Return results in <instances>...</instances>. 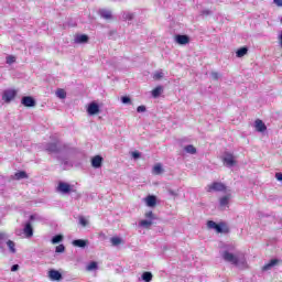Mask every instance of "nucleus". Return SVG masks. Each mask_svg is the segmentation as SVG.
<instances>
[{
	"label": "nucleus",
	"mask_w": 282,
	"mask_h": 282,
	"mask_svg": "<svg viewBox=\"0 0 282 282\" xmlns=\"http://www.w3.org/2000/svg\"><path fill=\"white\" fill-rule=\"evenodd\" d=\"M214 230H216V232H224V229L221 228V225H216Z\"/></svg>",
	"instance_id": "42"
},
{
	"label": "nucleus",
	"mask_w": 282,
	"mask_h": 282,
	"mask_svg": "<svg viewBox=\"0 0 282 282\" xmlns=\"http://www.w3.org/2000/svg\"><path fill=\"white\" fill-rule=\"evenodd\" d=\"M273 3H274L278 8H282V0H273Z\"/></svg>",
	"instance_id": "43"
},
{
	"label": "nucleus",
	"mask_w": 282,
	"mask_h": 282,
	"mask_svg": "<svg viewBox=\"0 0 282 282\" xmlns=\"http://www.w3.org/2000/svg\"><path fill=\"white\" fill-rule=\"evenodd\" d=\"M25 177H28L25 172H18L14 174V180H25Z\"/></svg>",
	"instance_id": "33"
},
{
	"label": "nucleus",
	"mask_w": 282,
	"mask_h": 282,
	"mask_svg": "<svg viewBox=\"0 0 282 282\" xmlns=\"http://www.w3.org/2000/svg\"><path fill=\"white\" fill-rule=\"evenodd\" d=\"M216 226H217V223L213 220L207 221V228H209V230H215Z\"/></svg>",
	"instance_id": "36"
},
{
	"label": "nucleus",
	"mask_w": 282,
	"mask_h": 282,
	"mask_svg": "<svg viewBox=\"0 0 282 282\" xmlns=\"http://www.w3.org/2000/svg\"><path fill=\"white\" fill-rule=\"evenodd\" d=\"M141 279H142V281L151 282V281H153V273L145 271L142 273Z\"/></svg>",
	"instance_id": "20"
},
{
	"label": "nucleus",
	"mask_w": 282,
	"mask_h": 282,
	"mask_svg": "<svg viewBox=\"0 0 282 282\" xmlns=\"http://www.w3.org/2000/svg\"><path fill=\"white\" fill-rule=\"evenodd\" d=\"M79 224L83 226V228H86V226H89V220H87L84 216L79 217Z\"/></svg>",
	"instance_id": "35"
},
{
	"label": "nucleus",
	"mask_w": 282,
	"mask_h": 282,
	"mask_svg": "<svg viewBox=\"0 0 282 282\" xmlns=\"http://www.w3.org/2000/svg\"><path fill=\"white\" fill-rule=\"evenodd\" d=\"M161 78H164V73L162 70L155 72L153 74V79L154 80H160Z\"/></svg>",
	"instance_id": "34"
},
{
	"label": "nucleus",
	"mask_w": 282,
	"mask_h": 282,
	"mask_svg": "<svg viewBox=\"0 0 282 282\" xmlns=\"http://www.w3.org/2000/svg\"><path fill=\"white\" fill-rule=\"evenodd\" d=\"M137 111H138V113H144V111H147V107L145 106H139L137 108Z\"/></svg>",
	"instance_id": "40"
},
{
	"label": "nucleus",
	"mask_w": 282,
	"mask_h": 282,
	"mask_svg": "<svg viewBox=\"0 0 282 282\" xmlns=\"http://www.w3.org/2000/svg\"><path fill=\"white\" fill-rule=\"evenodd\" d=\"M99 14H100L101 19H105L106 21H109L113 18L111 11L107 10V9H100Z\"/></svg>",
	"instance_id": "14"
},
{
	"label": "nucleus",
	"mask_w": 282,
	"mask_h": 282,
	"mask_svg": "<svg viewBox=\"0 0 282 282\" xmlns=\"http://www.w3.org/2000/svg\"><path fill=\"white\" fill-rule=\"evenodd\" d=\"M207 193H221L226 191V185L221 182H214L206 186Z\"/></svg>",
	"instance_id": "3"
},
{
	"label": "nucleus",
	"mask_w": 282,
	"mask_h": 282,
	"mask_svg": "<svg viewBox=\"0 0 282 282\" xmlns=\"http://www.w3.org/2000/svg\"><path fill=\"white\" fill-rule=\"evenodd\" d=\"M72 243L75 248H87V245L89 243V241L83 240V239H76V240H73Z\"/></svg>",
	"instance_id": "17"
},
{
	"label": "nucleus",
	"mask_w": 282,
	"mask_h": 282,
	"mask_svg": "<svg viewBox=\"0 0 282 282\" xmlns=\"http://www.w3.org/2000/svg\"><path fill=\"white\" fill-rule=\"evenodd\" d=\"M278 264H279V259H272V260H270L269 263H267V264L263 265L262 270H263L264 272H268V270L273 269L274 265H278Z\"/></svg>",
	"instance_id": "18"
},
{
	"label": "nucleus",
	"mask_w": 282,
	"mask_h": 282,
	"mask_svg": "<svg viewBox=\"0 0 282 282\" xmlns=\"http://www.w3.org/2000/svg\"><path fill=\"white\" fill-rule=\"evenodd\" d=\"M18 91L15 89H7L2 94V100L7 104L12 102L17 98Z\"/></svg>",
	"instance_id": "5"
},
{
	"label": "nucleus",
	"mask_w": 282,
	"mask_h": 282,
	"mask_svg": "<svg viewBox=\"0 0 282 282\" xmlns=\"http://www.w3.org/2000/svg\"><path fill=\"white\" fill-rule=\"evenodd\" d=\"M235 247H228L223 250L220 253L221 259L226 261V263H230L231 265H236V268H248V262L246 261V256L241 252L232 253Z\"/></svg>",
	"instance_id": "1"
},
{
	"label": "nucleus",
	"mask_w": 282,
	"mask_h": 282,
	"mask_svg": "<svg viewBox=\"0 0 282 282\" xmlns=\"http://www.w3.org/2000/svg\"><path fill=\"white\" fill-rule=\"evenodd\" d=\"M135 14H133L132 12H123L122 14V19L123 21H133Z\"/></svg>",
	"instance_id": "26"
},
{
	"label": "nucleus",
	"mask_w": 282,
	"mask_h": 282,
	"mask_svg": "<svg viewBox=\"0 0 282 282\" xmlns=\"http://www.w3.org/2000/svg\"><path fill=\"white\" fill-rule=\"evenodd\" d=\"M7 65H12L13 63H17V57L14 55H9L6 58Z\"/></svg>",
	"instance_id": "32"
},
{
	"label": "nucleus",
	"mask_w": 282,
	"mask_h": 282,
	"mask_svg": "<svg viewBox=\"0 0 282 282\" xmlns=\"http://www.w3.org/2000/svg\"><path fill=\"white\" fill-rule=\"evenodd\" d=\"M105 159H102V156L100 155H95L93 159H91V166L93 169H102V162H104Z\"/></svg>",
	"instance_id": "10"
},
{
	"label": "nucleus",
	"mask_w": 282,
	"mask_h": 282,
	"mask_svg": "<svg viewBox=\"0 0 282 282\" xmlns=\"http://www.w3.org/2000/svg\"><path fill=\"white\" fill-rule=\"evenodd\" d=\"M254 128H256V131H258L259 133H263V131L268 130V127L265 126V123H263V121L260 119H257L254 121Z\"/></svg>",
	"instance_id": "12"
},
{
	"label": "nucleus",
	"mask_w": 282,
	"mask_h": 282,
	"mask_svg": "<svg viewBox=\"0 0 282 282\" xmlns=\"http://www.w3.org/2000/svg\"><path fill=\"white\" fill-rule=\"evenodd\" d=\"M175 42L178 45H188V43H191V39L188 37V35H176Z\"/></svg>",
	"instance_id": "11"
},
{
	"label": "nucleus",
	"mask_w": 282,
	"mask_h": 282,
	"mask_svg": "<svg viewBox=\"0 0 282 282\" xmlns=\"http://www.w3.org/2000/svg\"><path fill=\"white\" fill-rule=\"evenodd\" d=\"M223 163L228 169H232V166H235V164H237V161L235 160V155H232V153L226 152L223 155Z\"/></svg>",
	"instance_id": "4"
},
{
	"label": "nucleus",
	"mask_w": 282,
	"mask_h": 282,
	"mask_svg": "<svg viewBox=\"0 0 282 282\" xmlns=\"http://www.w3.org/2000/svg\"><path fill=\"white\" fill-rule=\"evenodd\" d=\"M229 204H230V195L223 196L219 199V206H220V208H223V210L228 208Z\"/></svg>",
	"instance_id": "15"
},
{
	"label": "nucleus",
	"mask_w": 282,
	"mask_h": 282,
	"mask_svg": "<svg viewBox=\"0 0 282 282\" xmlns=\"http://www.w3.org/2000/svg\"><path fill=\"white\" fill-rule=\"evenodd\" d=\"M48 279L51 281H63V274L57 270H50L48 271Z\"/></svg>",
	"instance_id": "8"
},
{
	"label": "nucleus",
	"mask_w": 282,
	"mask_h": 282,
	"mask_svg": "<svg viewBox=\"0 0 282 282\" xmlns=\"http://www.w3.org/2000/svg\"><path fill=\"white\" fill-rule=\"evenodd\" d=\"M89 41V36L86 34L75 36V43H87Z\"/></svg>",
	"instance_id": "21"
},
{
	"label": "nucleus",
	"mask_w": 282,
	"mask_h": 282,
	"mask_svg": "<svg viewBox=\"0 0 282 282\" xmlns=\"http://www.w3.org/2000/svg\"><path fill=\"white\" fill-rule=\"evenodd\" d=\"M34 219H35V216H34V215H31V216H30V220H31V221H34Z\"/></svg>",
	"instance_id": "48"
},
{
	"label": "nucleus",
	"mask_w": 282,
	"mask_h": 282,
	"mask_svg": "<svg viewBox=\"0 0 282 282\" xmlns=\"http://www.w3.org/2000/svg\"><path fill=\"white\" fill-rule=\"evenodd\" d=\"M61 241H63V235H56L52 238L51 243L56 245L61 243Z\"/></svg>",
	"instance_id": "30"
},
{
	"label": "nucleus",
	"mask_w": 282,
	"mask_h": 282,
	"mask_svg": "<svg viewBox=\"0 0 282 282\" xmlns=\"http://www.w3.org/2000/svg\"><path fill=\"white\" fill-rule=\"evenodd\" d=\"M209 14H212L210 10H203L202 11L203 17H208Z\"/></svg>",
	"instance_id": "44"
},
{
	"label": "nucleus",
	"mask_w": 282,
	"mask_h": 282,
	"mask_svg": "<svg viewBox=\"0 0 282 282\" xmlns=\"http://www.w3.org/2000/svg\"><path fill=\"white\" fill-rule=\"evenodd\" d=\"M44 150L47 151V153H59L61 152V142L55 141L54 143H46L44 145Z\"/></svg>",
	"instance_id": "6"
},
{
	"label": "nucleus",
	"mask_w": 282,
	"mask_h": 282,
	"mask_svg": "<svg viewBox=\"0 0 282 282\" xmlns=\"http://www.w3.org/2000/svg\"><path fill=\"white\" fill-rule=\"evenodd\" d=\"M139 226H140L141 228H147V229H149V228H151V226H153V220H149V219L141 220V221L139 223Z\"/></svg>",
	"instance_id": "22"
},
{
	"label": "nucleus",
	"mask_w": 282,
	"mask_h": 282,
	"mask_svg": "<svg viewBox=\"0 0 282 282\" xmlns=\"http://www.w3.org/2000/svg\"><path fill=\"white\" fill-rule=\"evenodd\" d=\"M279 43H280V46L282 47V33L279 35Z\"/></svg>",
	"instance_id": "47"
},
{
	"label": "nucleus",
	"mask_w": 282,
	"mask_h": 282,
	"mask_svg": "<svg viewBox=\"0 0 282 282\" xmlns=\"http://www.w3.org/2000/svg\"><path fill=\"white\" fill-rule=\"evenodd\" d=\"M145 217L148 220H151V221H153V219H155V215H153V212L145 213Z\"/></svg>",
	"instance_id": "39"
},
{
	"label": "nucleus",
	"mask_w": 282,
	"mask_h": 282,
	"mask_svg": "<svg viewBox=\"0 0 282 282\" xmlns=\"http://www.w3.org/2000/svg\"><path fill=\"white\" fill-rule=\"evenodd\" d=\"M19 270V264H13L11 267V272H17Z\"/></svg>",
	"instance_id": "46"
},
{
	"label": "nucleus",
	"mask_w": 282,
	"mask_h": 282,
	"mask_svg": "<svg viewBox=\"0 0 282 282\" xmlns=\"http://www.w3.org/2000/svg\"><path fill=\"white\" fill-rule=\"evenodd\" d=\"M86 270L88 272H94V270H98V263L97 262H90L87 267Z\"/></svg>",
	"instance_id": "28"
},
{
	"label": "nucleus",
	"mask_w": 282,
	"mask_h": 282,
	"mask_svg": "<svg viewBox=\"0 0 282 282\" xmlns=\"http://www.w3.org/2000/svg\"><path fill=\"white\" fill-rule=\"evenodd\" d=\"M110 242H111L112 246H120V243H122V238H120V237H112L110 239Z\"/></svg>",
	"instance_id": "31"
},
{
	"label": "nucleus",
	"mask_w": 282,
	"mask_h": 282,
	"mask_svg": "<svg viewBox=\"0 0 282 282\" xmlns=\"http://www.w3.org/2000/svg\"><path fill=\"white\" fill-rule=\"evenodd\" d=\"M144 202L149 208H154V206L158 204V198L154 195H149L144 198Z\"/></svg>",
	"instance_id": "13"
},
{
	"label": "nucleus",
	"mask_w": 282,
	"mask_h": 282,
	"mask_svg": "<svg viewBox=\"0 0 282 282\" xmlns=\"http://www.w3.org/2000/svg\"><path fill=\"white\" fill-rule=\"evenodd\" d=\"M7 246H8L9 250H10V252H11L12 254H15V253H17V248H15L17 245L14 243V241L8 240V241H7Z\"/></svg>",
	"instance_id": "25"
},
{
	"label": "nucleus",
	"mask_w": 282,
	"mask_h": 282,
	"mask_svg": "<svg viewBox=\"0 0 282 282\" xmlns=\"http://www.w3.org/2000/svg\"><path fill=\"white\" fill-rule=\"evenodd\" d=\"M21 105H23V107H36V100L30 96H25L21 99Z\"/></svg>",
	"instance_id": "9"
},
{
	"label": "nucleus",
	"mask_w": 282,
	"mask_h": 282,
	"mask_svg": "<svg viewBox=\"0 0 282 282\" xmlns=\"http://www.w3.org/2000/svg\"><path fill=\"white\" fill-rule=\"evenodd\" d=\"M87 113L88 116H97L100 113V106L96 101L90 102L87 107Z\"/></svg>",
	"instance_id": "7"
},
{
	"label": "nucleus",
	"mask_w": 282,
	"mask_h": 282,
	"mask_svg": "<svg viewBox=\"0 0 282 282\" xmlns=\"http://www.w3.org/2000/svg\"><path fill=\"white\" fill-rule=\"evenodd\" d=\"M121 102L123 105H131V98L127 97V96H123V97H121Z\"/></svg>",
	"instance_id": "37"
},
{
	"label": "nucleus",
	"mask_w": 282,
	"mask_h": 282,
	"mask_svg": "<svg viewBox=\"0 0 282 282\" xmlns=\"http://www.w3.org/2000/svg\"><path fill=\"white\" fill-rule=\"evenodd\" d=\"M56 193H59V195H69L70 193H74V185L59 181L56 186Z\"/></svg>",
	"instance_id": "2"
},
{
	"label": "nucleus",
	"mask_w": 282,
	"mask_h": 282,
	"mask_svg": "<svg viewBox=\"0 0 282 282\" xmlns=\"http://www.w3.org/2000/svg\"><path fill=\"white\" fill-rule=\"evenodd\" d=\"M184 151H186L187 153H189V155H195V153H197V149L194 148L192 144L186 145L184 148Z\"/></svg>",
	"instance_id": "27"
},
{
	"label": "nucleus",
	"mask_w": 282,
	"mask_h": 282,
	"mask_svg": "<svg viewBox=\"0 0 282 282\" xmlns=\"http://www.w3.org/2000/svg\"><path fill=\"white\" fill-rule=\"evenodd\" d=\"M132 158L138 160L140 158V152H132Z\"/></svg>",
	"instance_id": "45"
},
{
	"label": "nucleus",
	"mask_w": 282,
	"mask_h": 282,
	"mask_svg": "<svg viewBox=\"0 0 282 282\" xmlns=\"http://www.w3.org/2000/svg\"><path fill=\"white\" fill-rule=\"evenodd\" d=\"M55 252L63 253L65 252V245H59L55 248Z\"/></svg>",
	"instance_id": "38"
},
{
	"label": "nucleus",
	"mask_w": 282,
	"mask_h": 282,
	"mask_svg": "<svg viewBox=\"0 0 282 282\" xmlns=\"http://www.w3.org/2000/svg\"><path fill=\"white\" fill-rule=\"evenodd\" d=\"M23 230H24L25 237L30 238L34 236V229L32 228L31 223H26Z\"/></svg>",
	"instance_id": "16"
},
{
	"label": "nucleus",
	"mask_w": 282,
	"mask_h": 282,
	"mask_svg": "<svg viewBox=\"0 0 282 282\" xmlns=\"http://www.w3.org/2000/svg\"><path fill=\"white\" fill-rule=\"evenodd\" d=\"M248 54V47H241L236 52L237 58H243Z\"/></svg>",
	"instance_id": "23"
},
{
	"label": "nucleus",
	"mask_w": 282,
	"mask_h": 282,
	"mask_svg": "<svg viewBox=\"0 0 282 282\" xmlns=\"http://www.w3.org/2000/svg\"><path fill=\"white\" fill-rule=\"evenodd\" d=\"M162 94V86H158L152 90V97L158 98Z\"/></svg>",
	"instance_id": "29"
},
{
	"label": "nucleus",
	"mask_w": 282,
	"mask_h": 282,
	"mask_svg": "<svg viewBox=\"0 0 282 282\" xmlns=\"http://www.w3.org/2000/svg\"><path fill=\"white\" fill-rule=\"evenodd\" d=\"M55 96L61 100H65L67 98V93L63 88H58L55 93Z\"/></svg>",
	"instance_id": "19"
},
{
	"label": "nucleus",
	"mask_w": 282,
	"mask_h": 282,
	"mask_svg": "<svg viewBox=\"0 0 282 282\" xmlns=\"http://www.w3.org/2000/svg\"><path fill=\"white\" fill-rule=\"evenodd\" d=\"M212 78H213L214 80H219V73L213 72V73H212Z\"/></svg>",
	"instance_id": "41"
},
{
	"label": "nucleus",
	"mask_w": 282,
	"mask_h": 282,
	"mask_svg": "<svg viewBox=\"0 0 282 282\" xmlns=\"http://www.w3.org/2000/svg\"><path fill=\"white\" fill-rule=\"evenodd\" d=\"M163 172H164V170L162 169L161 164H156L153 166L152 173L154 175H162Z\"/></svg>",
	"instance_id": "24"
}]
</instances>
